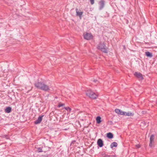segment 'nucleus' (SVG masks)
Masks as SVG:
<instances>
[{
    "instance_id": "nucleus-1",
    "label": "nucleus",
    "mask_w": 157,
    "mask_h": 157,
    "mask_svg": "<svg viewBox=\"0 0 157 157\" xmlns=\"http://www.w3.org/2000/svg\"><path fill=\"white\" fill-rule=\"evenodd\" d=\"M35 86L37 89L44 91H48L51 87V85H47L43 82H37L34 83Z\"/></svg>"
},
{
    "instance_id": "nucleus-2",
    "label": "nucleus",
    "mask_w": 157,
    "mask_h": 157,
    "mask_svg": "<svg viewBox=\"0 0 157 157\" xmlns=\"http://www.w3.org/2000/svg\"><path fill=\"white\" fill-rule=\"evenodd\" d=\"M86 94L87 96L93 99H96L98 96L97 94H95L90 89L87 90L86 91Z\"/></svg>"
},
{
    "instance_id": "nucleus-3",
    "label": "nucleus",
    "mask_w": 157,
    "mask_h": 157,
    "mask_svg": "<svg viewBox=\"0 0 157 157\" xmlns=\"http://www.w3.org/2000/svg\"><path fill=\"white\" fill-rule=\"evenodd\" d=\"M98 49H100L102 52L107 53L108 52L107 47L105 46L104 42H101L97 46Z\"/></svg>"
},
{
    "instance_id": "nucleus-4",
    "label": "nucleus",
    "mask_w": 157,
    "mask_h": 157,
    "mask_svg": "<svg viewBox=\"0 0 157 157\" xmlns=\"http://www.w3.org/2000/svg\"><path fill=\"white\" fill-rule=\"evenodd\" d=\"M84 38L87 40H90L93 39V36L91 33H86L84 35Z\"/></svg>"
},
{
    "instance_id": "nucleus-5",
    "label": "nucleus",
    "mask_w": 157,
    "mask_h": 157,
    "mask_svg": "<svg viewBox=\"0 0 157 157\" xmlns=\"http://www.w3.org/2000/svg\"><path fill=\"white\" fill-rule=\"evenodd\" d=\"M154 136L153 135H152L150 137V142L149 144V146L151 147L152 146V144L154 142Z\"/></svg>"
},
{
    "instance_id": "nucleus-6",
    "label": "nucleus",
    "mask_w": 157,
    "mask_h": 157,
    "mask_svg": "<svg viewBox=\"0 0 157 157\" xmlns=\"http://www.w3.org/2000/svg\"><path fill=\"white\" fill-rule=\"evenodd\" d=\"M43 116H39L37 119L34 121V123L37 124L40 123L42 120V117Z\"/></svg>"
},
{
    "instance_id": "nucleus-7",
    "label": "nucleus",
    "mask_w": 157,
    "mask_h": 157,
    "mask_svg": "<svg viewBox=\"0 0 157 157\" xmlns=\"http://www.w3.org/2000/svg\"><path fill=\"white\" fill-rule=\"evenodd\" d=\"M115 111L117 113L120 115H124V112L122 111L121 110L118 109H116L115 110Z\"/></svg>"
},
{
    "instance_id": "nucleus-8",
    "label": "nucleus",
    "mask_w": 157,
    "mask_h": 157,
    "mask_svg": "<svg viewBox=\"0 0 157 157\" xmlns=\"http://www.w3.org/2000/svg\"><path fill=\"white\" fill-rule=\"evenodd\" d=\"M97 144L100 147H102L103 145V143L102 140L101 139H99L97 141Z\"/></svg>"
},
{
    "instance_id": "nucleus-9",
    "label": "nucleus",
    "mask_w": 157,
    "mask_h": 157,
    "mask_svg": "<svg viewBox=\"0 0 157 157\" xmlns=\"http://www.w3.org/2000/svg\"><path fill=\"white\" fill-rule=\"evenodd\" d=\"M134 75L137 77L140 78L141 79H143V78L142 76V75L140 73L136 72L134 73Z\"/></svg>"
},
{
    "instance_id": "nucleus-10",
    "label": "nucleus",
    "mask_w": 157,
    "mask_h": 157,
    "mask_svg": "<svg viewBox=\"0 0 157 157\" xmlns=\"http://www.w3.org/2000/svg\"><path fill=\"white\" fill-rule=\"evenodd\" d=\"M99 4L100 5L99 9L100 10H101L103 8L105 5V2L104 1L101 0L99 2Z\"/></svg>"
},
{
    "instance_id": "nucleus-11",
    "label": "nucleus",
    "mask_w": 157,
    "mask_h": 157,
    "mask_svg": "<svg viewBox=\"0 0 157 157\" xmlns=\"http://www.w3.org/2000/svg\"><path fill=\"white\" fill-rule=\"evenodd\" d=\"M76 15L79 17L81 18L82 14H83L82 12H79L78 9H76Z\"/></svg>"
},
{
    "instance_id": "nucleus-12",
    "label": "nucleus",
    "mask_w": 157,
    "mask_h": 157,
    "mask_svg": "<svg viewBox=\"0 0 157 157\" xmlns=\"http://www.w3.org/2000/svg\"><path fill=\"white\" fill-rule=\"evenodd\" d=\"M11 110V108L10 107H7L5 110V112L6 113H10Z\"/></svg>"
},
{
    "instance_id": "nucleus-13",
    "label": "nucleus",
    "mask_w": 157,
    "mask_h": 157,
    "mask_svg": "<svg viewBox=\"0 0 157 157\" xmlns=\"http://www.w3.org/2000/svg\"><path fill=\"white\" fill-rule=\"evenodd\" d=\"M117 143L114 142L113 143H112L110 145V147L111 148H113V147H117Z\"/></svg>"
},
{
    "instance_id": "nucleus-14",
    "label": "nucleus",
    "mask_w": 157,
    "mask_h": 157,
    "mask_svg": "<svg viewBox=\"0 0 157 157\" xmlns=\"http://www.w3.org/2000/svg\"><path fill=\"white\" fill-rule=\"evenodd\" d=\"M145 55H146L148 57H149L150 58H151L152 57V54L150 53L149 52H146L145 53Z\"/></svg>"
},
{
    "instance_id": "nucleus-15",
    "label": "nucleus",
    "mask_w": 157,
    "mask_h": 157,
    "mask_svg": "<svg viewBox=\"0 0 157 157\" xmlns=\"http://www.w3.org/2000/svg\"><path fill=\"white\" fill-rule=\"evenodd\" d=\"M134 115V113H131V112L127 113V112H124V115H127L128 116H132Z\"/></svg>"
},
{
    "instance_id": "nucleus-16",
    "label": "nucleus",
    "mask_w": 157,
    "mask_h": 157,
    "mask_svg": "<svg viewBox=\"0 0 157 157\" xmlns=\"http://www.w3.org/2000/svg\"><path fill=\"white\" fill-rule=\"evenodd\" d=\"M96 122L98 124H100L101 122V117L99 116H98L96 118Z\"/></svg>"
},
{
    "instance_id": "nucleus-17",
    "label": "nucleus",
    "mask_w": 157,
    "mask_h": 157,
    "mask_svg": "<svg viewBox=\"0 0 157 157\" xmlns=\"http://www.w3.org/2000/svg\"><path fill=\"white\" fill-rule=\"evenodd\" d=\"M107 136L108 138L109 139H111L113 138V135L112 133L109 132L107 133Z\"/></svg>"
},
{
    "instance_id": "nucleus-18",
    "label": "nucleus",
    "mask_w": 157,
    "mask_h": 157,
    "mask_svg": "<svg viewBox=\"0 0 157 157\" xmlns=\"http://www.w3.org/2000/svg\"><path fill=\"white\" fill-rule=\"evenodd\" d=\"M102 156L103 157H115L114 155H108L105 154H102Z\"/></svg>"
},
{
    "instance_id": "nucleus-19",
    "label": "nucleus",
    "mask_w": 157,
    "mask_h": 157,
    "mask_svg": "<svg viewBox=\"0 0 157 157\" xmlns=\"http://www.w3.org/2000/svg\"><path fill=\"white\" fill-rule=\"evenodd\" d=\"M64 108L69 112L68 113H70V112H71V109L68 107H64Z\"/></svg>"
},
{
    "instance_id": "nucleus-20",
    "label": "nucleus",
    "mask_w": 157,
    "mask_h": 157,
    "mask_svg": "<svg viewBox=\"0 0 157 157\" xmlns=\"http://www.w3.org/2000/svg\"><path fill=\"white\" fill-rule=\"evenodd\" d=\"M144 125V126H148V124L147 122L145 121H142L141 123V125Z\"/></svg>"
},
{
    "instance_id": "nucleus-21",
    "label": "nucleus",
    "mask_w": 157,
    "mask_h": 157,
    "mask_svg": "<svg viewBox=\"0 0 157 157\" xmlns=\"http://www.w3.org/2000/svg\"><path fill=\"white\" fill-rule=\"evenodd\" d=\"M37 152H42L43 151L41 148L40 147L37 148Z\"/></svg>"
},
{
    "instance_id": "nucleus-22",
    "label": "nucleus",
    "mask_w": 157,
    "mask_h": 157,
    "mask_svg": "<svg viewBox=\"0 0 157 157\" xmlns=\"http://www.w3.org/2000/svg\"><path fill=\"white\" fill-rule=\"evenodd\" d=\"M64 104H60L58 105V107H60L64 105Z\"/></svg>"
},
{
    "instance_id": "nucleus-23",
    "label": "nucleus",
    "mask_w": 157,
    "mask_h": 157,
    "mask_svg": "<svg viewBox=\"0 0 157 157\" xmlns=\"http://www.w3.org/2000/svg\"><path fill=\"white\" fill-rule=\"evenodd\" d=\"M90 2L91 5H93L94 3V0H90Z\"/></svg>"
},
{
    "instance_id": "nucleus-24",
    "label": "nucleus",
    "mask_w": 157,
    "mask_h": 157,
    "mask_svg": "<svg viewBox=\"0 0 157 157\" xmlns=\"http://www.w3.org/2000/svg\"><path fill=\"white\" fill-rule=\"evenodd\" d=\"M136 147L137 148H139V147H140V145H139L138 144V145H136Z\"/></svg>"
},
{
    "instance_id": "nucleus-25",
    "label": "nucleus",
    "mask_w": 157,
    "mask_h": 157,
    "mask_svg": "<svg viewBox=\"0 0 157 157\" xmlns=\"http://www.w3.org/2000/svg\"><path fill=\"white\" fill-rule=\"evenodd\" d=\"M5 137L6 139H8L9 138L8 136H5Z\"/></svg>"
},
{
    "instance_id": "nucleus-26",
    "label": "nucleus",
    "mask_w": 157,
    "mask_h": 157,
    "mask_svg": "<svg viewBox=\"0 0 157 157\" xmlns=\"http://www.w3.org/2000/svg\"><path fill=\"white\" fill-rule=\"evenodd\" d=\"M94 81L95 82H96L97 81V80H94Z\"/></svg>"
}]
</instances>
